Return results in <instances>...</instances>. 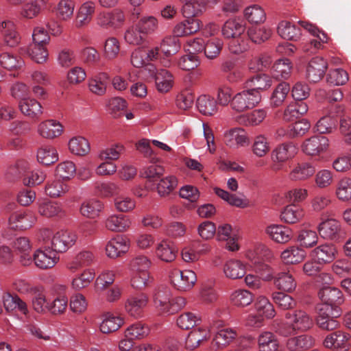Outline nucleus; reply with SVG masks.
I'll list each match as a JSON object with an SVG mask.
<instances>
[{
  "label": "nucleus",
  "instance_id": "nucleus-42",
  "mask_svg": "<svg viewBox=\"0 0 351 351\" xmlns=\"http://www.w3.org/2000/svg\"><path fill=\"white\" fill-rule=\"evenodd\" d=\"M2 302L7 311H12L18 309L23 314L28 312L27 304L18 295L12 296L10 293H5L2 295Z\"/></svg>",
  "mask_w": 351,
  "mask_h": 351
},
{
  "label": "nucleus",
  "instance_id": "nucleus-11",
  "mask_svg": "<svg viewBox=\"0 0 351 351\" xmlns=\"http://www.w3.org/2000/svg\"><path fill=\"white\" fill-rule=\"evenodd\" d=\"M315 166L309 162L302 161L293 164L288 178L291 181H306L315 173Z\"/></svg>",
  "mask_w": 351,
  "mask_h": 351
},
{
  "label": "nucleus",
  "instance_id": "nucleus-47",
  "mask_svg": "<svg viewBox=\"0 0 351 351\" xmlns=\"http://www.w3.org/2000/svg\"><path fill=\"white\" fill-rule=\"evenodd\" d=\"M304 215L302 208L293 204L285 208L281 213V220L287 223H295L299 221Z\"/></svg>",
  "mask_w": 351,
  "mask_h": 351
},
{
  "label": "nucleus",
  "instance_id": "nucleus-24",
  "mask_svg": "<svg viewBox=\"0 0 351 351\" xmlns=\"http://www.w3.org/2000/svg\"><path fill=\"white\" fill-rule=\"evenodd\" d=\"M317 230L320 237L324 239L335 240L339 237L341 223L335 219H327L319 224Z\"/></svg>",
  "mask_w": 351,
  "mask_h": 351
},
{
  "label": "nucleus",
  "instance_id": "nucleus-34",
  "mask_svg": "<svg viewBox=\"0 0 351 351\" xmlns=\"http://www.w3.org/2000/svg\"><path fill=\"white\" fill-rule=\"evenodd\" d=\"M171 293L170 289L167 287H158L155 289L153 300L156 307L162 313H166L168 306L171 302Z\"/></svg>",
  "mask_w": 351,
  "mask_h": 351
},
{
  "label": "nucleus",
  "instance_id": "nucleus-54",
  "mask_svg": "<svg viewBox=\"0 0 351 351\" xmlns=\"http://www.w3.org/2000/svg\"><path fill=\"white\" fill-rule=\"evenodd\" d=\"M146 36L138 25H133L128 27L124 34L125 41L131 45H140L145 40Z\"/></svg>",
  "mask_w": 351,
  "mask_h": 351
},
{
  "label": "nucleus",
  "instance_id": "nucleus-39",
  "mask_svg": "<svg viewBox=\"0 0 351 351\" xmlns=\"http://www.w3.org/2000/svg\"><path fill=\"white\" fill-rule=\"evenodd\" d=\"M314 341L311 336L301 335L288 339L287 347L291 351H302L313 346Z\"/></svg>",
  "mask_w": 351,
  "mask_h": 351
},
{
  "label": "nucleus",
  "instance_id": "nucleus-26",
  "mask_svg": "<svg viewBox=\"0 0 351 351\" xmlns=\"http://www.w3.org/2000/svg\"><path fill=\"white\" fill-rule=\"evenodd\" d=\"M202 21L197 19L187 18L178 23L173 27V32L176 36L182 37L193 34L200 30Z\"/></svg>",
  "mask_w": 351,
  "mask_h": 351
},
{
  "label": "nucleus",
  "instance_id": "nucleus-17",
  "mask_svg": "<svg viewBox=\"0 0 351 351\" xmlns=\"http://www.w3.org/2000/svg\"><path fill=\"white\" fill-rule=\"evenodd\" d=\"M224 141L227 146L237 149L250 144L247 132L241 128H234L227 131L224 134Z\"/></svg>",
  "mask_w": 351,
  "mask_h": 351
},
{
  "label": "nucleus",
  "instance_id": "nucleus-36",
  "mask_svg": "<svg viewBox=\"0 0 351 351\" xmlns=\"http://www.w3.org/2000/svg\"><path fill=\"white\" fill-rule=\"evenodd\" d=\"M305 252L299 247L293 245L287 247L280 254L281 261L287 265L296 264L302 262L305 258Z\"/></svg>",
  "mask_w": 351,
  "mask_h": 351
},
{
  "label": "nucleus",
  "instance_id": "nucleus-4",
  "mask_svg": "<svg viewBox=\"0 0 351 351\" xmlns=\"http://www.w3.org/2000/svg\"><path fill=\"white\" fill-rule=\"evenodd\" d=\"M169 277L173 287L181 291L190 290L197 281L196 274L190 269H175L171 271Z\"/></svg>",
  "mask_w": 351,
  "mask_h": 351
},
{
  "label": "nucleus",
  "instance_id": "nucleus-37",
  "mask_svg": "<svg viewBox=\"0 0 351 351\" xmlns=\"http://www.w3.org/2000/svg\"><path fill=\"white\" fill-rule=\"evenodd\" d=\"M38 212L42 216L53 217L61 214L63 209L60 203L44 199L38 201Z\"/></svg>",
  "mask_w": 351,
  "mask_h": 351
},
{
  "label": "nucleus",
  "instance_id": "nucleus-41",
  "mask_svg": "<svg viewBox=\"0 0 351 351\" xmlns=\"http://www.w3.org/2000/svg\"><path fill=\"white\" fill-rule=\"evenodd\" d=\"M308 109L304 102H292L285 109L283 119L287 121H292L306 114Z\"/></svg>",
  "mask_w": 351,
  "mask_h": 351
},
{
  "label": "nucleus",
  "instance_id": "nucleus-1",
  "mask_svg": "<svg viewBox=\"0 0 351 351\" xmlns=\"http://www.w3.org/2000/svg\"><path fill=\"white\" fill-rule=\"evenodd\" d=\"M38 239L49 247L56 253H63L73 246L77 240L75 233L67 230H53L49 228H41L38 234Z\"/></svg>",
  "mask_w": 351,
  "mask_h": 351
},
{
  "label": "nucleus",
  "instance_id": "nucleus-27",
  "mask_svg": "<svg viewBox=\"0 0 351 351\" xmlns=\"http://www.w3.org/2000/svg\"><path fill=\"white\" fill-rule=\"evenodd\" d=\"M319 298L324 302L323 304H328L333 307L343 302V297L341 291L335 287L326 286L323 287L318 293Z\"/></svg>",
  "mask_w": 351,
  "mask_h": 351
},
{
  "label": "nucleus",
  "instance_id": "nucleus-5",
  "mask_svg": "<svg viewBox=\"0 0 351 351\" xmlns=\"http://www.w3.org/2000/svg\"><path fill=\"white\" fill-rule=\"evenodd\" d=\"M148 302L149 298L145 293H139L132 295L125 302V310L130 316L138 319L143 317Z\"/></svg>",
  "mask_w": 351,
  "mask_h": 351
},
{
  "label": "nucleus",
  "instance_id": "nucleus-10",
  "mask_svg": "<svg viewBox=\"0 0 351 351\" xmlns=\"http://www.w3.org/2000/svg\"><path fill=\"white\" fill-rule=\"evenodd\" d=\"M95 10L96 5L93 1H87L82 3L76 11L73 25L78 29L88 26Z\"/></svg>",
  "mask_w": 351,
  "mask_h": 351
},
{
  "label": "nucleus",
  "instance_id": "nucleus-19",
  "mask_svg": "<svg viewBox=\"0 0 351 351\" xmlns=\"http://www.w3.org/2000/svg\"><path fill=\"white\" fill-rule=\"evenodd\" d=\"M286 319L292 322L297 331H306L313 326V319L303 310H295L285 314Z\"/></svg>",
  "mask_w": 351,
  "mask_h": 351
},
{
  "label": "nucleus",
  "instance_id": "nucleus-29",
  "mask_svg": "<svg viewBox=\"0 0 351 351\" xmlns=\"http://www.w3.org/2000/svg\"><path fill=\"white\" fill-rule=\"evenodd\" d=\"M298 23L301 27L308 31L312 36L317 38L316 39H313L309 44L311 47H313V50L311 51V53H314L316 50L321 49L323 44L328 42L327 35L320 31L315 25L303 21H300Z\"/></svg>",
  "mask_w": 351,
  "mask_h": 351
},
{
  "label": "nucleus",
  "instance_id": "nucleus-9",
  "mask_svg": "<svg viewBox=\"0 0 351 351\" xmlns=\"http://www.w3.org/2000/svg\"><path fill=\"white\" fill-rule=\"evenodd\" d=\"M328 140L322 135L313 136L306 139L302 145V152L308 156H318L326 151Z\"/></svg>",
  "mask_w": 351,
  "mask_h": 351
},
{
  "label": "nucleus",
  "instance_id": "nucleus-58",
  "mask_svg": "<svg viewBox=\"0 0 351 351\" xmlns=\"http://www.w3.org/2000/svg\"><path fill=\"white\" fill-rule=\"evenodd\" d=\"M247 85L251 86L250 90H254L256 93L261 90H266L271 86V80L265 74H259L247 81Z\"/></svg>",
  "mask_w": 351,
  "mask_h": 351
},
{
  "label": "nucleus",
  "instance_id": "nucleus-15",
  "mask_svg": "<svg viewBox=\"0 0 351 351\" xmlns=\"http://www.w3.org/2000/svg\"><path fill=\"white\" fill-rule=\"evenodd\" d=\"M337 254V250L334 244L324 243L314 248L311 252V256L319 264H326L332 262Z\"/></svg>",
  "mask_w": 351,
  "mask_h": 351
},
{
  "label": "nucleus",
  "instance_id": "nucleus-44",
  "mask_svg": "<svg viewBox=\"0 0 351 351\" xmlns=\"http://www.w3.org/2000/svg\"><path fill=\"white\" fill-rule=\"evenodd\" d=\"M259 351H276L278 342L276 336L271 332H262L258 337Z\"/></svg>",
  "mask_w": 351,
  "mask_h": 351
},
{
  "label": "nucleus",
  "instance_id": "nucleus-13",
  "mask_svg": "<svg viewBox=\"0 0 351 351\" xmlns=\"http://www.w3.org/2000/svg\"><path fill=\"white\" fill-rule=\"evenodd\" d=\"M129 249V240L122 235H117L107 243L106 254L110 258H117L127 253Z\"/></svg>",
  "mask_w": 351,
  "mask_h": 351
},
{
  "label": "nucleus",
  "instance_id": "nucleus-46",
  "mask_svg": "<svg viewBox=\"0 0 351 351\" xmlns=\"http://www.w3.org/2000/svg\"><path fill=\"white\" fill-rule=\"evenodd\" d=\"M123 150V146L122 145L114 144L108 147L101 148L97 152V156L100 160L111 162L118 160Z\"/></svg>",
  "mask_w": 351,
  "mask_h": 351
},
{
  "label": "nucleus",
  "instance_id": "nucleus-61",
  "mask_svg": "<svg viewBox=\"0 0 351 351\" xmlns=\"http://www.w3.org/2000/svg\"><path fill=\"white\" fill-rule=\"evenodd\" d=\"M178 185V180L174 176H168L160 180L157 184V192L161 197L167 196L173 192Z\"/></svg>",
  "mask_w": 351,
  "mask_h": 351
},
{
  "label": "nucleus",
  "instance_id": "nucleus-16",
  "mask_svg": "<svg viewBox=\"0 0 351 351\" xmlns=\"http://www.w3.org/2000/svg\"><path fill=\"white\" fill-rule=\"evenodd\" d=\"M105 228L114 232H123L130 228L132 220L129 216L122 214H111L104 221Z\"/></svg>",
  "mask_w": 351,
  "mask_h": 351
},
{
  "label": "nucleus",
  "instance_id": "nucleus-57",
  "mask_svg": "<svg viewBox=\"0 0 351 351\" xmlns=\"http://www.w3.org/2000/svg\"><path fill=\"white\" fill-rule=\"evenodd\" d=\"M123 324V318L108 315L100 324L99 329L101 332L107 334L117 330Z\"/></svg>",
  "mask_w": 351,
  "mask_h": 351
},
{
  "label": "nucleus",
  "instance_id": "nucleus-30",
  "mask_svg": "<svg viewBox=\"0 0 351 351\" xmlns=\"http://www.w3.org/2000/svg\"><path fill=\"white\" fill-rule=\"evenodd\" d=\"M95 260V257L92 252L82 250L66 264V268L71 272H75L82 267L90 265Z\"/></svg>",
  "mask_w": 351,
  "mask_h": 351
},
{
  "label": "nucleus",
  "instance_id": "nucleus-45",
  "mask_svg": "<svg viewBox=\"0 0 351 351\" xmlns=\"http://www.w3.org/2000/svg\"><path fill=\"white\" fill-rule=\"evenodd\" d=\"M206 10V2L204 0H193L182 7L183 15L186 18L195 19Z\"/></svg>",
  "mask_w": 351,
  "mask_h": 351
},
{
  "label": "nucleus",
  "instance_id": "nucleus-3",
  "mask_svg": "<svg viewBox=\"0 0 351 351\" xmlns=\"http://www.w3.org/2000/svg\"><path fill=\"white\" fill-rule=\"evenodd\" d=\"M125 21L124 12L119 9L112 11H101L95 18L96 25L101 29H117L121 27Z\"/></svg>",
  "mask_w": 351,
  "mask_h": 351
},
{
  "label": "nucleus",
  "instance_id": "nucleus-32",
  "mask_svg": "<svg viewBox=\"0 0 351 351\" xmlns=\"http://www.w3.org/2000/svg\"><path fill=\"white\" fill-rule=\"evenodd\" d=\"M210 337V332L205 328H196L192 330L185 339V346L188 350H193L198 347L201 342Z\"/></svg>",
  "mask_w": 351,
  "mask_h": 351
},
{
  "label": "nucleus",
  "instance_id": "nucleus-53",
  "mask_svg": "<svg viewBox=\"0 0 351 351\" xmlns=\"http://www.w3.org/2000/svg\"><path fill=\"white\" fill-rule=\"evenodd\" d=\"M291 63L289 59H280L273 66L272 75L276 80L287 79L291 73Z\"/></svg>",
  "mask_w": 351,
  "mask_h": 351
},
{
  "label": "nucleus",
  "instance_id": "nucleus-64",
  "mask_svg": "<svg viewBox=\"0 0 351 351\" xmlns=\"http://www.w3.org/2000/svg\"><path fill=\"white\" fill-rule=\"evenodd\" d=\"M337 198L343 202H348L351 199V179L343 178L341 179L336 189Z\"/></svg>",
  "mask_w": 351,
  "mask_h": 351
},
{
  "label": "nucleus",
  "instance_id": "nucleus-14",
  "mask_svg": "<svg viewBox=\"0 0 351 351\" xmlns=\"http://www.w3.org/2000/svg\"><path fill=\"white\" fill-rule=\"evenodd\" d=\"M0 33L5 45L15 47L21 42V36L17 31L16 24L10 20H5L0 23Z\"/></svg>",
  "mask_w": 351,
  "mask_h": 351
},
{
  "label": "nucleus",
  "instance_id": "nucleus-56",
  "mask_svg": "<svg viewBox=\"0 0 351 351\" xmlns=\"http://www.w3.org/2000/svg\"><path fill=\"white\" fill-rule=\"evenodd\" d=\"M160 49L166 56H170L176 54L180 49V44L178 36H167L160 42Z\"/></svg>",
  "mask_w": 351,
  "mask_h": 351
},
{
  "label": "nucleus",
  "instance_id": "nucleus-21",
  "mask_svg": "<svg viewBox=\"0 0 351 351\" xmlns=\"http://www.w3.org/2000/svg\"><path fill=\"white\" fill-rule=\"evenodd\" d=\"M13 248L19 255V262L23 266H29L32 264V257L30 254L32 245L27 237H20L16 238L12 243Z\"/></svg>",
  "mask_w": 351,
  "mask_h": 351
},
{
  "label": "nucleus",
  "instance_id": "nucleus-43",
  "mask_svg": "<svg viewBox=\"0 0 351 351\" xmlns=\"http://www.w3.org/2000/svg\"><path fill=\"white\" fill-rule=\"evenodd\" d=\"M176 252L173 245L168 240H162L156 249V256L162 261L171 262L176 257Z\"/></svg>",
  "mask_w": 351,
  "mask_h": 351
},
{
  "label": "nucleus",
  "instance_id": "nucleus-50",
  "mask_svg": "<svg viewBox=\"0 0 351 351\" xmlns=\"http://www.w3.org/2000/svg\"><path fill=\"white\" fill-rule=\"evenodd\" d=\"M95 274L92 269H86L81 274L75 276L72 281V288L75 290H80L88 287L95 278Z\"/></svg>",
  "mask_w": 351,
  "mask_h": 351
},
{
  "label": "nucleus",
  "instance_id": "nucleus-60",
  "mask_svg": "<svg viewBox=\"0 0 351 351\" xmlns=\"http://www.w3.org/2000/svg\"><path fill=\"white\" fill-rule=\"evenodd\" d=\"M237 336V332L232 328L219 330L215 336L213 341V346L220 348L230 343Z\"/></svg>",
  "mask_w": 351,
  "mask_h": 351
},
{
  "label": "nucleus",
  "instance_id": "nucleus-22",
  "mask_svg": "<svg viewBox=\"0 0 351 351\" xmlns=\"http://www.w3.org/2000/svg\"><path fill=\"white\" fill-rule=\"evenodd\" d=\"M327 66V62L323 58H312L306 68V78L311 82H319L323 77Z\"/></svg>",
  "mask_w": 351,
  "mask_h": 351
},
{
  "label": "nucleus",
  "instance_id": "nucleus-38",
  "mask_svg": "<svg viewBox=\"0 0 351 351\" xmlns=\"http://www.w3.org/2000/svg\"><path fill=\"white\" fill-rule=\"evenodd\" d=\"M196 106L199 112L206 116L213 115L217 111L216 100L207 95H202L197 98Z\"/></svg>",
  "mask_w": 351,
  "mask_h": 351
},
{
  "label": "nucleus",
  "instance_id": "nucleus-52",
  "mask_svg": "<svg viewBox=\"0 0 351 351\" xmlns=\"http://www.w3.org/2000/svg\"><path fill=\"white\" fill-rule=\"evenodd\" d=\"M37 160L44 165H50L58 160L56 149L51 146L42 147L38 149Z\"/></svg>",
  "mask_w": 351,
  "mask_h": 351
},
{
  "label": "nucleus",
  "instance_id": "nucleus-18",
  "mask_svg": "<svg viewBox=\"0 0 351 351\" xmlns=\"http://www.w3.org/2000/svg\"><path fill=\"white\" fill-rule=\"evenodd\" d=\"M19 108L23 115L32 119H38L43 113L41 104L30 96L20 99Z\"/></svg>",
  "mask_w": 351,
  "mask_h": 351
},
{
  "label": "nucleus",
  "instance_id": "nucleus-31",
  "mask_svg": "<svg viewBox=\"0 0 351 351\" xmlns=\"http://www.w3.org/2000/svg\"><path fill=\"white\" fill-rule=\"evenodd\" d=\"M298 153V148L291 143H283L275 148L271 153L274 162H284L293 158Z\"/></svg>",
  "mask_w": 351,
  "mask_h": 351
},
{
  "label": "nucleus",
  "instance_id": "nucleus-23",
  "mask_svg": "<svg viewBox=\"0 0 351 351\" xmlns=\"http://www.w3.org/2000/svg\"><path fill=\"white\" fill-rule=\"evenodd\" d=\"M63 126L54 119L45 120L38 125L37 132L38 135L46 139H53L62 134Z\"/></svg>",
  "mask_w": 351,
  "mask_h": 351
},
{
  "label": "nucleus",
  "instance_id": "nucleus-35",
  "mask_svg": "<svg viewBox=\"0 0 351 351\" xmlns=\"http://www.w3.org/2000/svg\"><path fill=\"white\" fill-rule=\"evenodd\" d=\"M69 191V185L60 179L47 181L45 187V194L51 198L64 196Z\"/></svg>",
  "mask_w": 351,
  "mask_h": 351
},
{
  "label": "nucleus",
  "instance_id": "nucleus-63",
  "mask_svg": "<svg viewBox=\"0 0 351 351\" xmlns=\"http://www.w3.org/2000/svg\"><path fill=\"white\" fill-rule=\"evenodd\" d=\"M142 32L145 35L155 33L158 29V21L154 16H143L136 23Z\"/></svg>",
  "mask_w": 351,
  "mask_h": 351
},
{
  "label": "nucleus",
  "instance_id": "nucleus-55",
  "mask_svg": "<svg viewBox=\"0 0 351 351\" xmlns=\"http://www.w3.org/2000/svg\"><path fill=\"white\" fill-rule=\"evenodd\" d=\"M290 86L288 83H280L274 90L270 97V105L272 107L280 106L285 101L289 92Z\"/></svg>",
  "mask_w": 351,
  "mask_h": 351
},
{
  "label": "nucleus",
  "instance_id": "nucleus-6",
  "mask_svg": "<svg viewBox=\"0 0 351 351\" xmlns=\"http://www.w3.org/2000/svg\"><path fill=\"white\" fill-rule=\"evenodd\" d=\"M147 69L152 77L154 78L157 90L160 93L169 92L173 86V77L166 69H156L152 64L147 66Z\"/></svg>",
  "mask_w": 351,
  "mask_h": 351
},
{
  "label": "nucleus",
  "instance_id": "nucleus-49",
  "mask_svg": "<svg viewBox=\"0 0 351 351\" xmlns=\"http://www.w3.org/2000/svg\"><path fill=\"white\" fill-rule=\"evenodd\" d=\"M75 6L73 0H60L55 8L56 14L62 21H69L73 15Z\"/></svg>",
  "mask_w": 351,
  "mask_h": 351
},
{
  "label": "nucleus",
  "instance_id": "nucleus-25",
  "mask_svg": "<svg viewBox=\"0 0 351 351\" xmlns=\"http://www.w3.org/2000/svg\"><path fill=\"white\" fill-rule=\"evenodd\" d=\"M223 272L227 278L240 279L246 274V265L240 260L231 258L223 264Z\"/></svg>",
  "mask_w": 351,
  "mask_h": 351
},
{
  "label": "nucleus",
  "instance_id": "nucleus-62",
  "mask_svg": "<svg viewBox=\"0 0 351 351\" xmlns=\"http://www.w3.org/2000/svg\"><path fill=\"white\" fill-rule=\"evenodd\" d=\"M0 64L8 70H14L23 67L24 61L19 56L3 52L0 55Z\"/></svg>",
  "mask_w": 351,
  "mask_h": 351
},
{
  "label": "nucleus",
  "instance_id": "nucleus-59",
  "mask_svg": "<svg viewBox=\"0 0 351 351\" xmlns=\"http://www.w3.org/2000/svg\"><path fill=\"white\" fill-rule=\"evenodd\" d=\"M254 306L256 311L260 314L268 319L273 318L276 315V311L273 304L265 296L259 295L257 297Z\"/></svg>",
  "mask_w": 351,
  "mask_h": 351
},
{
  "label": "nucleus",
  "instance_id": "nucleus-2",
  "mask_svg": "<svg viewBox=\"0 0 351 351\" xmlns=\"http://www.w3.org/2000/svg\"><path fill=\"white\" fill-rule=\"evenodd\" d=\"M261 101V93H256L249 88L243 90L235 94L230 103L232 110L241 113L255 108Z\"/></svg>",
  "mask_w": 351,
  "mask_h": 351
},
{
  "label": "nucleus",
  "instance_id": "nucleus-7",
  "mask_svg": "<svg viewBox=\"0 0 351 351\" xmlns=\"http://www.w3.org/2000/svg\"><path fill=\"white\" fill-rule=\"evenodd\" d=\"M36 217L32 212H15L9 217L8 226L12 230H25L30 228L36 222Z\"/></svg>",
  "mask_w": 351,
  "mask_h": 351
},
{
  "label": "nucleus",
  "instance_id": "nucleus-12",
  "mask_svg": "<svg viewBox=\"0 0 351 351\" xmlns=\"http://www.w3.org/2000/svg\"><path fill=\"white\" fill-rule=\"evenodd\" d=\"M350 335L341 330H336L328 335L324 340V346L333 351H347L349 349Z\"/></svg>",
  "mask_w": 351,
  "mask_h": 351
},
{
  "label": "nucleus",
  "instance_id": "nucleus-28",
  "mask_svg": "<svg viewBox=\"0 0 351 351\" xmlns=\"http://www.w3.org/2000/svg\"><path fill=\"white\" fill-rule=\"evenodd\" d=\"M273 280L275 287L284 292L291 293L297 287L295 278L289 271L278 272Z\"/></svg>",
  "mask_w": 351,
  "mask_h": 351
},
{
  "label": "nucleus",
  "instance_id": "nucleus-40",
  "mask_svg": "<svg viewBox=\"0 0 351 351\" xmlns=\"http://www.w3.org/2000/svg\"><path fill=\"white\" fill-rule=\"evenodd\" d=\"M278 34L286 40H297L301 36L300 29L287 21H282L278 25Z\"/></svg>",
  "mask_w": 351,
  "mask_h": 351
},
{
  "label": "nucleus",
  "instance_id": "nucleus-8",
  "mask_svg": "<svg viewBox=\"0 0 351 351\" xmlns=\"http://www.w3.org/2000/svg\"><path fill=\"white\" fill-rule=\"evenodd\" d=\"M58 260L56 253L48 246L45 249L36 250L33 254L32 262L37 267L47 269L53 267Z\"/></svg>",
  "mask_w": 351,
  "mask_h": 351
},
{
  "label": "nucleus",
  "instance_id": "nucleus-51",
  "mask_svg": "<svg viewBox=\"0 0 351 351\" xmlns=\"http://www.w3.org/2000/svg\"><path fill=\"white\" fill-rule=\"evenodd\" d=\"M69 149L73 154L85 156L90 152V145L84 137L75 136L69 140Z\"/></svg>",
  "mask_w": 351,
  "mask_h": 351
},
{
  "label": "nucleus",
  "instance_id": "nucleus-33",
  "mask_svg": "<svg viewBox=\"0 0 351 351\" xmlns=\"http://www.w3.org/2000/svg\"><path fill=\"white\" fill-rule=\"evenodd\" d=\"M245 32V26L239 19H230L222 26V35L226 38H237Z\"/></svg>",
  "mask_w": 351,
  "mask_h": 351
},
{
  "label": "nucleus",
  "instance_id": "nucleus-48",
  "mask_svg": "<svg viewBox=\"0 0 351 351\" xmlns=\"http://www.w3.org/2000/svg\"><path fill=\"white\" fill-rule=\"evenodd\" d=\"M273 302L282 310H290L294 308L297 302L291 295L285 293L284 291H274L271 294Z\"/></svg>",
  "mask_w": 351,
  "mask_h": 351
},
{
  "label": "nucleus",
  "instance_id": "nucleus-20",
  "mask_svg": "<svg viewBox=\"0 0 351 351\" xmlns=\"http://www.w3.org/2000/svg\"><path fill=\"white\" fill-rule=\"evenodd\" d=\"M265 233L270 239L279 244H286L293 238L291 229L282 225H269L266 228Z\"/></svg>",
  "mask_w": 351,
  "mask_h": 351
}]
</instances>
